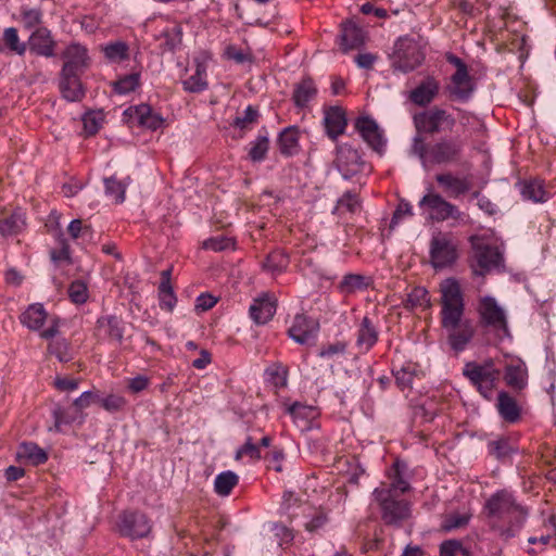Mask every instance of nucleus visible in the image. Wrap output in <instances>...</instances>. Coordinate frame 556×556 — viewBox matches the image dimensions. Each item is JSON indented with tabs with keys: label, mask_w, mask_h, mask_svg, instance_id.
I'll list each match as a JSON object with an SVG mask.
<instances>
[{
	"label": "nucleus",
	"mask_w": 556,
	"mask_h": 556,
	"mask_svg": "<svg viewBox=\"0 0 556 556\" xmlns=\"http://www.w3.org/2000/svg\"><path fill=\"white\" fill-rule=\"evenodd\" d=\"M441 326L447 334V342L455 352H462L475 336L471 320L464 318V298L458 281L447 278L440 283Z\"/></svg>",
	"instance_id": "1"
},
{
	"label": "nucleus",
	"mask_w": 556,
	"mask_h": 556,
	"mask_svg": "<svg viewBox=\"0 0 556 556\" xmlns=\"http://www.w3.org/2000/svg\"><path fill=\"white\" fill-rule=\"evenodd\" d=\"M401 464L395 463L389 472L390 482H383L372 492L381 519L387 526L401 527L412 515V505L401 496L410 490L403 477Z\"/></svg>",
	"instance_id": "2"
},
{
	"label": "nucleus",
	"mask_w": 556,
	"mask_h": 556,
	"mask_svg": "<svg viewBox=\"0 0 556 556\" xmlns=\"http://www.w3.org/2000/svg\"><path fill=\"white\" fill-rule=\"evenodd\" d=\"M484 509L490 517L501 520L509 519L507 527H501L498 529L500 535L505 540L516 536L523 527L527 518L525 508L518 505L513 494L506 490L494 493L486 501Z\"/></svg>",
	"instance_id": "3"
},
{
	"label": "nucleus",
	"mask_w": 556,
	"mask_h": 556,
	"mask_svg": "<svg viewBox=\"0 0 556 556\" xmlns=\"http://www.w3.org/2000/svg\"><path fill=\"white\" fill-rule=\"evenodd\" d=\"M430 264L434 269L452 266L458 258V244L456 239L446 232H438L430 241Z\"/></svg>",
	"instance_id": "4"
},
{
	"label": "nucleus",
	"mask_w": 556,
	"mask_h": 556,
	"mask_svg": "<svg viewBox=\"0 0 556 556\" xmlns=\"http://www.w3.org/2000/svg\"><path fill=\"white\" fill-rule=\"evenodd\" d=\"M414 124L419 134L434 135L452 130L456 124L455 117L439 106L425 110L414 115Z\"/></svg>",
	"instance_id": "5"
},
{
	"label": "nucleus",
	"mask_w": 556,
	"mask_h": 556,
	"mask_svg": "<svg viewBox=\"0 0 556 556\" xmlns=\"http://www.w3.org/2000/svg\"><path fill=\"white\" fill-rule=\"evenodd\" d=\"M464 375L477 387L480 394L490 399L496 382L500 379V370L496 369L493 363L485 362L482 365L469 363L464 368Z\"/></svg>",
	"instance_id": "6"
},
{
	"label": "nucleus",
	"mask_w": 556,
	"mask_h": 556,
	"mask_svg": "<svg viewBox=\"0 0 556 556\" xmlns=\"http://www.w3.org/2000/svg\"><path fill=\"white\" fill-rule=\"evenodd\" d=\"M478 313L484 327L491 328L500 338L509 336L506 314L494 298H482L479 301Z\"/></svg>",
	"instance_id": "7"
},
{
	"label": "nucleus",
	"mask_w": 556,
	"mask_h": 556,
	"mask_svg": "<svg viewBox=\"0 0 556 556\" xmlns=\"http://www.w3.org/2000/svg\"><path fill=\"white\" fill-rule=\"evenodd\" d=\"M424 61V53L420 47L410 39H400L395 43V50L392 56V67L394 71L408 73L415 70Z\"/></svg>",
	"instance_id": "8"
},
{
	"label": "nucleus",
	"mask_w": 556,
	"mask_h": 556,
	"mask_svg": "<svg viewBox=\"0 0 556 556\" xmlns=\"http://www.w3.org/2000/svg\"><path fill=\"white\" fill-rule=\"evenodd\" d=\"M420 207H426L430 213V218L435 222H444L447 219H460L463 213L458 207L446 201L442 195L429 192L419 201Z\"/></svg>",
	"instance_id": "9"
},
{
	"label": "nucleus",
	"mask_w": 556,
	"mask_h": 556,
	"mask_svg": "<svg viewBox=\"0 0 556 556\" xmlns=\"http://www.w3.org/2000/svg\"><path fill=\"white\" fill-rule=\"evenodd\" d=\"M334 162L338 170L345 179H350L359 173L369 172L370 169L359 152L348 144H342L337 148Z\"/></svg>",
	"instance_id": "10"
},
{
	"label": "nucleus",
	"mask_w": 556,
	"mask_h": 556,
	"mask_svg": "<svg viewBox=\"0 0 556 556\" xmlns=\"http://www.w3.org/2000/svg\"><path fill=\"white\" fill-rule=\"evenodd\" d=\"M152 529L150 519L140 511H125L119 516L118 530L132 540L146 538Z\"/></svg>",
	"instance_id": "11"
},
{
	"label": "nucleus",
	"mask_w": 556,
	"mask_h": 556,
	"mask_svg": "<svg viewBox=\"0 0 556 556\" xmlns=\"http://www.w3.org/2000/svg\"><path fill=\"white\" fill-rule=\"evenodd\" d=\"M64 64L61 70L63 75H81L90 65L88 49L77 42L68 45L62 53Z\"/></svg>",
	"instance_id": "12"
},
{
	"label": "nucleus",
	"mask_w": 556,
	"mask_h": 556,
	"mask_svg": "<svg viewBox=\"0 0 556 556\" xmlns=\"http://www.w3.org/2000/svg\"><path fill=\"white\" fill-rule=\"evenodd\" d=\"M463 146V141L458 138H441L429 147V162L432 164L455 162L462 154Z\"/></svg>",
	"instance_id": "13"
},
{
	"label": "nucleus",
	"mask_w": 556,
	"mask_h": 556,
	"mask_svg": "<svg viewBox=\"0 0 556 556\" xmlns=\"http://www.w3.org/2000/svg\"><path fill=\"white\" fill-rule=\"evenodd\" d=\"M125 115H127L132 123H137L139 126L150 130H156L164 124V118L155 113L150 105L144 103L129 106L125 111Z\"/></svg>",
	"instance_id": "14"
},
{
	"label": "nucleus",
	"mask_w": 556,
	"mask_h": 556,
	"mask_svg": "<svg viewBox=\"0 0 556 556\" xmlns=\"http://www.w3.org/2000/svg\"><path fill=\"white\" fill-rule=\"evenodd\" d=\"M504 381L511 390L522 391L528 386V368L519 357L509 358L505 365Z\"/></svg>",
	"instance_id": "15"
},
{
	"label": "nucleus",
	"mask_w": 556,
	"mask_h": 556,
	"mask_svg": "<svg viewBox=\"0 0 556 556\" xmlns=\"http://www.w3.org/2000/svg\"><path fill=\"white\" fill-rule=\"evenodd\" d=\"M318 324L303 314H298L288 333L299 344H308L316 338Z\"/></svg>",
	"instance_id": "16"
},
{
	"label": "nucleus",
	"mask_w": 556,
	"mask_h": 556,
	"mask_svg": "<svg viewBox=\"0 0 556 556\" xmlns=\"http://www.w3.org/2000/svg\"><path fill=\"white\" fill-rule=\"evenodd\" d=\"M56 42L47 27H37L28 38L29 51L45 58L55 55Z\"/></svg>",
	"instance_id": "17"
},
{
	"label": "nucleus",
	"mask_w": 556,
	"mask_h": 556,
	"mask_svg": "<svg viewBox=\"0 0 556 556\" xmlns=\"http://www.w3.org/2000/svg\"><path fill=\"white\" fill-rule=\"evenodd\" d=\"M355 128L372 150L379 153L382 151L384 139L376 121L368 116L358 117L355 122Z\"/></svg>",
	"instance_id": "18"
},
{
	"label": "nucleus",
	"mask_w": 556,
	"mask_h": 556,
	"mask_svg": "<svg viewBox=\"0 0 556 556\" xmlns=\"http://www.w3.org/2000/svg\"><path fill=\"white\" fill-rule=\"evenodd\" d=\"M475 260L477 267H473L476 274L483 275L484 271L490 270L500 265L502 255L497 248L488 244L475 245Z\"/></svg>",
	"instance_id": "19"
},
{
	"label": "nucleus",
	"mask_w": 556,
	"mask_h": 556,
	"mask_svg": "<svg viewBox=\"0 0 556 556\" xmlns=\"http://www.w3.org/2000/svg\"><path fill=\"white\" fill-rule=\"evenodd\" d=\"M439 90V81L428 76L409 92V100L418 106H427L435 99Z\"/></svg>",
	"instance_id": "20"
},
{
	"label": "nucleus",
	"mask_w": 556,
	"mask_h": 556,
	"mask_svg": "<svg viewBox=\"0 0 556 556\" xmlns=\"http://www.w3.org/2000/svg\"><path fill=\"white\" fill-rule=\"evenodd\" d=\"M250 317L257 325H264L268 323L276 313V303L268 296L263 295L255 299L250 306Z\"/></svg>",
	"instance_id": "21"
},
{
	"label": "nucleus",
	"mask_w": 556,
	"mask_h": 556,
	"mask_svg": "<svg viewBox=\"0 0 556 556\" xmlns=\"http://www.w3.org/2000/svg\"><path fill=\"white\" fill-rule=\"evenodd\" d=\"M324 124L329 138L336 140L344 132L348 124L344 111L338 106L326 110Z\"/></svg>",
	"instance_id": "22"
},
{
	"label": "nucleus",
	"mask_w": 556,
	"mask_h": 556,
	"mask_svg": "<svg viewBox=\"0 0 556 556\" xmlns=\"http://www.w3.org/2000/svg\"><path fill=\"white\" fill-rule=\"evenodd\" d=\"M435 180L452 198H458L471 188V182L467 178L456 177L451 173L439 174Z\"/></svg>",
	"instance_id": "23"
},
{
	"label": "nucleus",
	"mask_w": 556,
	"mask_h": 556,
	"mask_svg": "<svg viewBox=\"0 0 556 556\" xmlns=\"http://www.w3.org/2000/svg\"><path fill=\"white\" fill-rule=\"evenodd\" d=\"M59 87L63 98L70 102L81 101L85 97V89L80 81V75L60 74Z\"/></svg>",
	"instance_id": "24"
},
{
	"label": "nucleus",
	"mask_w": 556,
	"mask_h": 556,
	"mask_svg": "<svg viewBox=\"0 0 556 556\" xmlns=\"http://www.w3.org/2000/svg\"><path fill=\"white\" fill-rule=\"evenodd\" d=\"M379 332L369 317L365 316L357 329L356 346L367 353L378 341Z\"/></svg>",
	"instance_id": "25"
},
{
	"label": "nucleus",
	"mask_w": 556,
	"mask_h": 556,
	"mask_svg": "<svg viewBox=\"0 0 556 556\" xmlns=\"http://www.w3.org/2000/svg\"><path fill=\"white\" fill-rule=\"evenodd\" d=\"M97 330L99 336H103L118 343L124 337V326L121 318L114 315L102 316L97 321Z\"/></svg>",
	"instance_id": "26"
},
{
	"label": "nucleus",
	"mask_w": 556,
	"mask_h": 556,
	"mask_svg": "<svg viewBox=\"0 0 556 556\" xmlns=\"http://www.w3.org/2000/svg\"><path fill=\"white\" fill-rule=\"evenodd\" d=\"M473 90L471 78L468 70L456 71L452 76L450 92L458 100L466 101L469 99Z\"/></svg>",
	"instance_id": "27"
},
{
	"label": "nucleus",
	"mask_w": 556,
	"mask_h": 556,
	"mask_svg": "<svg viewBox=\"0 0 556 556\" xmlns=\"http://www.w3.org/2000/svg\"><path fill=\"white\" fill-rule=\"evenodd\" d=\"M496 407L500 416L507 422L514 424L520 418V406L517 401L505 391L498 393Z\"/></svg>",
	"instance_id": "28"
},
{
	"label": "nucleus",
	"mask_w": 556,
	"mask_h": 556,
	"mask_svg": "<svg viewBox=\"0 0 556 556\" xmlns=\"http://www.w3.org/2000/svg\"><path fill=\"white\" fill-rule=\"evenodd\" d=\"M278 146L281 154L292 156L299 152V128L289 126L278 137Z\"/></svg>",
	"instance_id": "29"
},
{
	"label": "nucleus",
	"mask_w": 556,
	"mask_h": 556,
	"mask_svg": "<svg viewBox=\"0 0 556 556\" xmlns=\"http://www.w3.org/2000/svg\"><path fill=\"white\" fill-rule=\"evenodd\" d=\"M47 318L48 314L42 304L35 303L21 315V323L30 330H39Z\"/></svg>",
	"instance_id": "30"
},
{
	"label": "nucleus",
	"mask_w": 556,
	"mask_h": 556,
	"mask_svg": "<svg viewBox=\"0 0 556 556\" xmlns=\"http://www.w3.org/2000/svg\"><path fill=\"white\" fill-rule=\"evenodd\" d=\"M170 269L163 270L161 274L162 281L159 286L160 306L169 312L173 311L177 301L170 286Z\"/></svg>",
	"instance_id": "31"
},
{
	"label": "nucleus",
	"mask_w": 556,
	"mask_h": 556,
	"mask_svg": "<svg viewBox=\"0 0 556 556\" xmlns=\"http://www.w3.org/2000/svg\"><path fill=\"white\" fill-rule=\"evenodd\" d=\"M370 285V279L361 274H348L343 276L338 285V289L342 294H352L357 291H363Z\"/></svg>",
	"instance_id": "32"
},
{
	"label": "nucleus",
	"mask_w": 556,
	"mask_h": 556,
	"mask_svg": "<svg viewBox=\"0 0 556 556\" xmlns=\"http://www.w3.org/2000/svg\"><path fill=\"white\" fill-rule=\"evenodd\" d=\"M17 458L30 465L43 464L47 459V453L35 443H22L17 450Z\"/></svg>",
	"instance_id": "33"
},
{
	"label": "nucleus",
	"mask_w": 556,
	"mask_h": 556,
	"mask_svg": "<svg viewBox=\"0 0 556 556\" xmlns=\"http://www.w3.org/2000/svg\"><path fill=\"white\" fill-rule=\"evenodd\" d=\"M363 43V33L353 22L346 21L341 25V45L344 50L357 48Z\"/></svg>",
	"instance_id": "34"
},
{
	"label": "nucleus",
	"mask_w": 556,
	"mask_h": 556,
	"mask_svg": "<svg viewBox=\"0 0 556 556\" xmlns=\"http://www.w3.org/2000/svg\"><path fill=\"white\" fill-rule=\"evenodd\" d=\"M520 192L523 199L533 201L534 203L545 202L548 199L547 191L545 190L542 181L538 179H530L521 182Z\"/></svg>",
	"instance_id": "35"
},
{
	"label": "nucleus",
	"mask_w": 556,
	"mask_h": 556,
	"mask_svg": "<svg viewBox=\"0 0 556 556\" xmlns=\"http://www.w3.org/2000/svg\"><path fill=\"white\" fill-rule=\"evenodd\" d=\"M316 87L311 78L299 83L293 91V100L298 108H304L316 96Z\"/></svg>",
	"instance_id": "36"
},
{
	"label": "nucleus",
	"mask_w": 556,
	"mask_h": 556,
	"mask_svg": "<svg viewBox=\"0 0 556 556\" xmlns=\"http://www.w3.org/2000/svg\"><path fill=\"white\" fill-rule=\"evenodd\" d=\"M102 52L111 63H121L129 59V47L121 40L106 43L102 47Z\"/></svg>",
	"instance_id": "37"
},
{
	"label": "nucleus",
	"mask_w": 556,
	"mask_h": 556,
	"mask_svg": "<svg viewBox=\"0 0 556 556\" xmlns=\"http://www.w3.org/2000/svg\"><path fill=\"white\" fill-rule=\"evenodd\" d=\"M287 413L292 417L293 421L300 426L301 422L304 426L317 416L316 408L311 405L294 402L287 407Z\"/></svg>",
	"instance_id": "38"
},
{
	"label": "nucleus",
	"mask_w": 556,
	"mask_h": 556,
	"mask_svg": "<svg viewBox=\"0 0 556 556\" xmlns=\"http://www.w3.org/2000/svg\"><path fill=\"white\" fill-rule=\"evenodd\" d=\"M238 482L239 477L237 473L230 470L223 471L214 480V491L219 496H228Z\"/></svg>",
	"instance_id": "39"
},
{
	"label": "nucleus",
	"mask_w": 556,
	"mask_h": 556,
	"mask_svg": "<svg viewBox=\"0 0 556 556\" xmlns=\"http://www.w3.org/2000/svg\"><path fill=\"white\" fill-rule=\"evenodd\" d=\"M24 226V215L20 212H15L10 216L0 219V233L3 237L14 236L21 232Z\"/></svg>",
	"instance_id": "40"
},
{
	"label": "nucleus",
	"mask_w": 556,
	"mask_h": 556,
	"mask_svg": "<svg viewBox=\"0 0 556 556\" xmlns=\"http://www.w3.org/2000/svg\"><path fill=\"white\" fill-rule=\"evenodd\" d=\"M288 265V255L282 251H274L266 257L265 262L263 263V268L273 275H277L286 270Z\"/></svg>",
	"instance_id": "41"
},
{
	"label": "nucleus",
	"mask_w": 556,
	"mask_h": 556,
	"mask_svg": "<svg viewBox=\"0 0 556 556\" xmlns=\"http://www.w3.org/2000/svg\"><path fill=\"white\" fill-rule=\"evenodd\" d=\"M361 200L358 195L356 193L348 191L338 200L333 212L338 214H343L346 212L354 214L358 212Z\"/></svg>",
	"instance_id": "42"
},
{
	"label": "nucleus",
	"mask_w": 556,
	"mask_h": 556,
	"mask_svg": "<svg viewBox=\"0 0 556 556\" xmlns=\"http://www.w3.org/2000/svg\"><path fill=\"white\" fill-rule=\"evenodd\" d=\"M184 89L189 92H201L207 88L205 72L201 66L197 67L193 75L182 81Z\"/></svg>",
	"instance_id": "43"
},
{
	"label": "nucleus",
	"mask_w": 556,
	"mask_h": 556,
	"mask_svg": "<svg viewBox=\"0 0 556 556\" xmlns=\"http://www.w3.org/2000/svg\"><path fill=\"white\" fill-rule=\"evenodd\" d=\"M105 193L113 198L116 203H123L125 201V193L127 184L117 180L115 177L104 179Z\"/></svg>",
	"instance_id": "44"
},
{
	"label": "nucleus",
	"mask_w": 556,
	"mask_h": 556,
	"mask_svg": "<svg viewBox=\"0 0 556 556\" xmlns=\"http://www.w3.org/2000/svg\"><path fill=\"white\" fill-rule=\"evenodd\" d=\"M52 416L54 419L52 429L61 431L62 425H70L79 417V412H77L76 408L72 412V409H64L61 406H56L52 412Z\"/></svg>",
	"instance_id": "45"
},
{
	"label": "nucleus",
	"mask_w": 556,
	"mask_h": 556,
	"mask_svg": "<svg viewBox=\"0 0 556 556\" xmlns=\"http://www.w3.org/2000/svg\"><path fill=\"white\" fill-rule=\"evenodd\" d=\"M249 150V156L253 162H261L265 159L268 148L269 140L267 135H258L255 141L251 142Z\"/></svg>",
	"instance_id": "46"
},
{
	"label": "nucleus",
	"mask_w": 556,
	"mask_h": 556,
	"mask_svg": "<svg viewBox=\"0 0 556 556\" xmlns=\"http://www.w3.org/2000/svg\"><path fill=\"white\" fill-rule=\"evenodd\" d=\"M488 451L489 454L494 456L495 458L504 459L514 452V448L510 445L508 439L500 438L488 443Z\"/></svg>",
	"instance_id": "47"
},
{
	"label": "nucleus",
	"mask_w": 556,
	"mask_h": 556,
	"mask_svg": "<svg viewBox=\"0 0 556 556\" xmlns=\"http://www.w3.org/2000/svg\"><path fill=\"white\" fill-rule=\"evenodd\" d=\"M140 75L132 73L114 83V91L118 94H127L139 86Z\"/></svg>",
	"instance_id": "48"
},
{
	"label": "nucleus",
	"mask_w": 556,
	"mask_h": 556,
	"mask_svg": "<svg viewBox=\"0 0 556 556\" xmlns=\"http://www.w3.org/2000/svg\"><path fill=\"white\" fill-rule=\"evenodd\" d=\"M3 42L7 48L17 53L18 55L24 54L26 51V45L20 42L17 30L14 27H8L3 31Z\"/></svg>",
	"instance_id": "49"
},
{
	"label": "nucleus",
	"mask_w": 556,
	"mask_h": 556,
	"mask_svg": "<svg viewBox=\"0 0 556 556\" xmlns=\"http://www.w3.org/2000/svg\"><path fill=\"white\" fill-rule=\"evenodd\" d=\"M232 247H233L232 239L227 238L223 235L212 237L203 242V248L205 250H211L214 252L225 251L227 249H231Z\"/></svg>",
	"instance_id": "50"
},
{
	"label": "nucleus",
	"mask_w": 556,
	"mask_h": 556,
	"mask_svg": "<svg viewBox=\"0 0 556 556\" xmlns=\"http://www.w3.org/2000/svg\"><path fill=\"white\" fill-rule=\"evenodd\" d=\"M68 296L72 302L83 304L88 299V289L85 282L80 280L73 281L68 288Z\"/></svg>",
	"instance_id": "51"
},
{
	"label": "nucleus",
	"mask_w": 556,
	"mask_h": 556,
	"mask_svg": "<svg viewBox=\"0 0 556 556\" xmlns=\"http://www.w3.org/2000/svg\"><path fill=\"white\" fill-rule=\"evenodd\" d=\"M257 116V111L253 106L249 105L242 115L235 118L232 125L241 130L249 129L250 126L256 122Z\"/></svg>",
	"instance_id": "52"
},
{
	"label": "nucleus",
	"mask_w": 556,
	"mask_h": 556,
	"mask_svg": "<svg viewBox=\"0 0 556 556\" xmlns=\"http://www.w3.org/2000/svg\"><path fill=\"white\" fill-rule=\"evenodd\" d=\"M470 519L469 515L466 514H451L445 517L442 522V529L444 531H452L465 527Z\"/></svg>",
	"instance_id": "53"
},
{
	"label": "nucleus",
	"mask_w": 556,
	"mask_h": 556,
	"mask_svg": "<svg viewBox=\"0 0 556 556\" xmlns=\"http://www.w3.org/2000/svg\"><path fill=\"white\" fill-rule=\"evenodd\" d=\"M429 147L426 146L424 138L417 135L413 139L412 153L420 160L421 164L426 167L429 162Z\"/></svg>",
	"instance_id": "54"
},
{
	"label": "nucleus",
	"mask_w": 556,
	"mask_h": 556,
	"mask_svg": "<svg viewBox=\"0 0 556 556\" xmlns=\"http://www.w3.org/2000/svg\"><path fill=\"white\" fill-rule=\"evenodd\" d=\"M407 303L410 305V307L428 306V291L422 287L414 288L407 295Z\"/></svg>",
	"instance_id": "55"
},
{
	"label": "nucleus",
	"mask_w": 556,
	"mask_h": 556,
	"mask_svg": "<svg viewBox=\"0 0 556 556\" xmlns=\"http://www.w3.org/2000/svg\"><path fill=\"white\" fill-rule=\"evenodd\" d=\"M100 402L102 407L109 413L122 410L127 404L125 397L116 394H110L109 396L101 399Z\"/></svg>",
	"instance_id": "56"
},
{
	"label": "nucleus",
	"mask_w": 556,
	"mask_h": 556,
	"mask_svg": "<svg viewBox=\"0 0 556 556\" xmlns=\"http://www.w3.org/2000/svg\"><path fill=\"white\" fill-rule=\"evenodd\" d=\"M244 456H249L251 459L261 458L260 446L254 444L251 438H248L247 442L237 451L235 458L239 460Z\"/></svg>",
	"instance_id": "57"
},
{
	"label": "nucleus",
	"mask_w": 556,
	"mask_h": 556,
	"mask_svg": "<svg viewBox=\"0 0 556 556\" xmlns=\"http://www.w3.org/2000/svg\"><path fill=\"white\" fill-rule=\"evenodd\" d=\"M163 37L165 38L166 47L169 50H174L181 43L182 29L180 26L176 25L172 28L166 29L163 33Z\"/></svg>",
	"instance_id": "58"
},
{
	"label": "nucleus",
	"mask_w": 556,
	"mask_h": 556,
	"mask_svg": "<svg viewBox=\"0 0 556 556\" xmlns=\"http://www.w3.org/2000/svg\"><path fill=\"white\" fill-rule=\"evenodd\" d=\"M102 118L99 114L87 113L83 118L84 131L87 136L98 132L101 127Z\"/></svg>",
	"instance_id": "59"
},
{
	"label": "nucleus",
	"mask_w": 556,
	"mask_h": 556,
	"mask_svg": "<svg viewBox=\"0 0 556 556\" xmlns=\"http://www.w3.org/2000/svg\"><path fill=\"white\" fill-rule=\"evenodd\" d=\"M68 233L73 239L86 238L90 236L91 229L89 226L83 225L80 219H74L68 225Z\"/></svg>",
	"instance_id": "60"
},
{
	"label": "nucleus",
	"mask_w": 556,
	"mask_h": 556,
	"mask_svg": "<svg viewBox=\"0 0 556 556\" xmlns=\"http://www.w3.org/2000/svg\"><path fill=\"white\" fill-rule=\"evenodd\" d=\"M412 215H413V211H412L410 204L404 200H401L396 210L393 213V216H392V219L390 223V228H394L405 216H412Z\"/></svg>",
	"instance_id": "61"
},
{
	"label": "nucleus",
	"mask_w": 556,
	"mask_h": 556,
	"mask_svg": "<svg viewBox=\"0 0 556 556\" xmlns=\"http://www.w3.org/2000/svg\"><path fill=\"white\" fill-rule=\"evenodd\" d=\"M149 384L150 379L147 376L139 375L127 380V390L132 394H137L146 390Z\"/></svg>",
	"instance_id": "62"
},
{
	"label": "nucleus",
	"mask_w": 556,
	"mask_h": 556,
	"mask_svg": "<svg viewBox=\"0 0 556 556\" xmlns=\"http://www.w3.org/2000/svg\"><path fill=\"white\" fill-rule=\"evenodd\" d=\"M394 378L395 382L402 390L406 388H410L413 380H414V374L408 368L402 367L401 369H397L394 371Z\"/></svg>",
	"instance_id": "63"
},
{
	"label": "nucleus",
	"mask_w": 556,
	"mask_h": 556,
	"mask_svg": "<svg viewBox=\"0 0 556 556\" xmlns=\"http://www.w3.org/2000/svg\"><path fill=\"white\" fill-rule=\"evenodd\" d=\"M327 521H328L327 515L323 511H317L313 516V518L305 523V529L308 532H317L318 530H320L321 528L325 527Z\"/></svg>",
	"instance_id": "64"
}]
</instances>
